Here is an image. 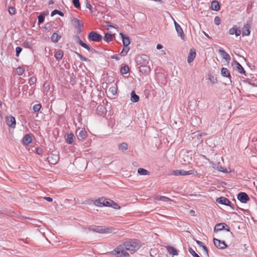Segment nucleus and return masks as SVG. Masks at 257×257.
I'll use <instances>...</instances> for the list:
<instances>
[{"label": "nucleus", "instance_id": "obj_1", "mask_svg": "<svg viewBox=\"0 0 257 257\" xmlns=\"http://www.w3.org/2000/svg\"><path fill=\"white\" fill-rule=\"evenodd\" d=\"M89 231H92L101 234H110L115 233V229L112 227H105L102 226L90 225L88 227Z\"/></svg>", "mask_w": 257, "mask_h": 257}, {"label": "nucleus", "instance_id": "obj_2", "mask_svg": "<svg viewBox=\"0 0 257 257\" xmlns=\"http://www.w3.org/2000/svg\"><path fill=\"white\" fill-rule=\"evenodd\" d=\"M126 250L130 251L131 253L138 250L141 247V244L137 239H131L122 243Z\"/></svg>", "mask_w": 257, "mask_h": 257}, {"label": "nucleus", "instance_id": "obj_3", "mask_svg": "<svg viewBox=\"0 0 257 257\" xmlns=\"http://www.w3.org/2000/svg\"><path fill=\"white\" fill-rule=\"evenodd\" d=\"M124 246L121 244L112 250L111 253L117 257H129V254L126 251Z\"/></svg>", "mask_w": 257, "mask_h": 257}, {"label": "nucleus", "instance_id": "obj_4", "mask_svg": "<svg viewBox=\"0 0 257 257\" xmlns=\"http://www.w3.org/2000/svg\"><path fill=\"white\" fill-rule=\"evenodd\" d=\"M88 39L90 41L99 42L102 40V36L95 31H91L88 34Z\"/></svg>", "mask_w": 257, "mask_h": 257}, {"label": "nucleus", "instance_id": "obj_5", "mask_svg": "<svg viewBox=\"0 0 257 257\" xmlns=\"http://www.w3.org/2000/svg\"><path fill=\"white\" fill-rule=\"evenodd\" d=\"M149 57L147 55L143 54L137 58L138 64L146 65L149 63Z\"/></svg>", "mask_w": 257, "mask_h": 257}, {"label": "nucleus", "instance_id": "obj_6", "mask_svg": "<svg viewBox=\"0 0 257 257\" xmlns=\"http://www.w3.org/2000/svg\"><path fill=\"white\" fill-rule=\"evenodd\" d=\"M72 24L77 30L78 33L80 34L81 32V28L83 27V24L79 20L76 18L73 19L72 20Z\"/></svg>", "mask_w": 257, "mask_h": 257}, {"label": "nucleus", "instance_id": "obj_7", "mask_svg": "<svg viewBox=\"0 0 257 257\" xmlns=\"http://www.w3.org/2000/svg\"><path fill=\"white\" fill-rule=\"evenodd\" d=\"M213 242L216 247L219 249H223L227 247V245L224 241H221L215 238H213Z\"/></svg>", "mask_w": 257, "mask_h": 257}, {"label": "nucleus", "instance_id": "obj_8", "mask_svg": "<svg viewBox=\"0 0 257 257\" xmlns=\"http://www.w3.org/2000/svg\"><path fill=\"white\" fill-rule=\"evenodd\" d=\"M75 39L76 43L79 44L84 48L86 49L88 51L91 52L92 51L93 49H91L88 45L81 40L80 37L78 36H75Z\"/></svg>", "mask_w": 257, "mask_h": 257}, {"label": "nucleus", "instance_id": "obj_9", "mask_svg": "<svg viewBox=\"0 0 257 257\" xmlns=\"http://www.w3.org/2000/svg\"><path fill=\"white\" fill-rule=\"evenodd\" d=\"M237 199L242 203H245L249 200V198L246 193L240 192L237 195Z\"/></svg>", "mask_w": 257, "mask_h": 257}, {"label": "nucleus", "instance_id": "obj_10", "mask_svg": "<svg viewBox=\"0 0 257 257\" xmlns=\"http://www.w3.org/2000/svg\"><path fill=\"white\" fill-rule=\"evenodd\" d=\"M6 123L12 128H14L16 127V119L13 116H10L7 117Z\"/></svg>", "mask_w": 257, "mask_h": 257}, {"label": "nucleus", "instance_id": "obj_11", "mask_svg": "<svg viewBox=\"0 0 257 257\" xmlns=\"http://www.w3.org/2000/svg\"><path fill=\"white\" fill-rule=\"evenodd\" d=\"M194 171L190 170L189 171H186L184 170H176L174 171V174L175 176H184L187 175H191L193 174Z\"/></svg>", "mask_w": 257, "mask_h": 257}, {"label": "nucleus", "instance_id": "obj_12", "mask_svg": "<svg viewBox=\"0 0 257 257\" xmlns=\"http://www.w3.org/2000/svg\"><path fill=\"white\" fill-rule=\"evenodd\" d=\"M219 53L221 55L222 58L225 60L227 62H229L231 59L230 55L225 51L222 48L219 49Z\"/></svg>", "mask_w": 257, "mask_h": 257}, {"label": "nucleus", "instance_id": "obj_13", "mask_svg": "<svg viewBox=\"0 0 257 257\" xmlns=\"http://www.w3.org/2000/svg\"><path fill=\"white\" fill-rule=\"evenodd\" d=\"M216 201L219 204L231 206V202L224 197H221L217 198Z\"/></svg>", "mask_w": 257, "mask_h": 257}, {"label": "nucleus", "instance_id": "obj_14", "mask_svg": "<svg viewBox=\"0 0 257 257\" xmlns=\"http://www.w3.org/2000/svg\"><path fill=\"white\" fill-rule=\"evenodd\" d=\"M77 137L81 139H85L87 137V132L83 130L78 129L76 132Z\"/></svg>", "mask_w": 257, "mask_h": 257}, {"label": "nucleus", "instance_id": "obj_15", "mask_svg": "<svg viewBox=\"0 0 257 257\" xmlns=\"http://www.w3.org/2000/svg\"><path fill=\"white\" fill-rule=\"evenodd\" d=\"M196 56V51L194 49H191L190 50L189 55L187 58V61L188 63L192 62Z\"/></svg>", "mask_w": 257, "mask_h": 257}, {"label": "nucleus", "instance_id": "obj_16", "mask_svg": "<svg viewBox=\"0 0 257 257\" xmlns=\"http://www.w3.org/2000/svg\"><path fill=\"white\" fill-rule=\"evenodd\" d=\"M119 35L121 36L122 40L123 45L124 46H128L131 43L130 38L122 33H119Z\"/></svg>", "mask_w": 257, "mask_h": 257}, {"label": "nucleus", "instance_id": "obj_17", "mask_svg": "<svg viewBox=\"0 0 257 257\" xmlns=\"http://www.w3.org/2000/svg\"><path fill=\"white\" fill-rule=\"evenodd\" d=\"M175 29L179 35V36H180L182 39H184V34L183 32V31L180 26L179 24H178L175 21L174 22Z\"/></svg>", "mask_w": 257, "mask_h": 257}, {"label": "nucleus", "instance_id": "obj_18", "mask_svg": "<svg viewBox=\"0 0 257 257\" xmlns=\"http://www.w3.org/2000/svg\"><path fill=\"white\" fill-rule=\"evenodd\" d=\"M225 226H227V225L225 223H218L215 226L214 228V231L215 232H217L219 231H221L224 229Z\"/></svg>", "mask_w": 257, "mask_h": 257}, {"label": "nucleus", "instance_id": "obj_19", "mask_svg": "<svg viewBox=\"0 0 257 257\" xmlns=\"http://www.w3.org/2000/svg\"><path fill=\"white\" fill-rule=\"evenodd\" d=\"M250 25H249L248 24L245 25L242 28V36H248L250 33Z\"/></svg>", "mask_w": 257, "mask_h": 257}, {"label": "nucleus", "instance_id": "obj_20", "mask_svg": "<svg viewBox=\"0 0 257 257\" xmlns=\"http://www.w3.org/2000/svg\"><path fill=\"white\" fill-rule=\"evenodd\" d=\"M32 141V138L31 136L29 135H26L23 139V143L25 146H28L29 145Z\"/></svg>", "mask_w": 257, "mask_h": 257}, {"label": "nucleus", "instance_id": "obj_21", "mask_svg": "<svg viewBox=\"0 0 257 257\" xmlns=\"http://www.w3.org/2000/svg\"><path fill=\"white\" fill-rule=\"evenodd\" d=\"M221 74L223 77L229 78L231 81V76L229 71L226 68L223 67L221 70Z\"/></svg>", "mask_w": 257, "mask_h": 257}, {"label": "nucleus", "instance_id": "obj_22", "mask_svg": "<svg viewBox=\"0 0 257 257\" xmlns=\"http://www.w3.org/2000/svg\"><path fill=\"white\" fill-rule=\"evenodd\" d=\"M213 168L217 170L218 171L223 172V173H228V171L227 169H224L221 166L218 164H213L212 166Z\"/></svg>", "mask_w": 257, "mask_h": 257}, {"label": "nucleus", "instance_id": "obj_23", "mask_svg": "<svg viewBox=\"0 0 257 257\" xmlns=\"http://www.w3.org/2000/svg\"><path fill=\"white\" fill-rule=\"evenodd\" d=\"M61 38V35L56 32L52 34L51 39L52 42L57 43L59 41Z\"/></svg>", "mask_w": 257, "mask_h": 257}, {"label": "nucleus", "instance_id": "obj_24", "mask_svg": "<svg viewBox=\"0 0 257 257\" xmlns=\"http://www.w3.org/2000/svg\"><path fill=\"white\" fill-rule=\"evenodd\" d=\"M211 9L215 11H218L220 9L219 3L216 1H213L211 4Z\"/></svg>", "mask_w": 257, "mask_h": 257}, {"label": "nucleus", "instance_id": "obj_25", "mask_svg": "<svg viewBox=\"0 0 257 257\" xmlns=\"http://www.w3.org/2000/svg\"><path fill=\"white\" fill-rule=\"evenodd\" d=\"M235 65L236 66V70L241 74L245 75V72L243 67L237 61H234Z\"/></svg>", "mask_w": 257, "mask_h": 257}, {"label": "nucleus", "instance_id": "obj_26", "mask_svg": "<svg viewBox=\"0 0 257 257\" xmlns=\"http://www.w3.org/2000/svg\"><path fill=\"white\" fill-rule=\"evenodd\" d=\"M140 71L144 74L148 73L150 72V67L146 65H141L140 67Z\"/></svg>", "mask_w": 257, "mask_h": 257}, {"label": "nucleus", "instance_id": "obj_27", "mask_svg": "<svg viewBox=\"0 0 257 257\" xmlns=\"http://www.w3.org/2000/svg\"><path fill=\"white\" fill-rule=\"evenodd\" d=\"M167 249L168 252H169L170 254H172L173 255H175L178 254L177 250L174 247L168 246L167 247Z\"/></svg>", "mask_w": 257, "mask_h": 257}, {"label": "nucleus", "instance_id": "obj_28", "mask_svg": "<svg viewBox=\"0 0 257 257\" xmlns=\"http://www.w3.org/2000/svg\"><path fill=\"white\" fill-rule=\"evenodd\" d=\"M58 157L57 155H52L50 157H48L49 162L53 164H56L58 161Z\"/></svg>", "mask_w": 257, "mask_h": 257}, {"label": "nucleus", "instance_id": "obj_29", "mask_svg": "<svg viewBox=\"0 0 257 257\" xmlns=\"http://www.w3.org/2000/svg\"><path fill=\"white\" fill-rule=\"evenodd\" d=\"M131 101L133 102H137L139 100V96L137 95L134 91H133L131 93Z\"/></svg>", "mask_w": 257, "mask_h": 257}, {"label": "nucleus", "instance_id": "obj_30", "mask_svg": "<svg viewBox=\"0 0 257 257\" xmlns=\"http://www.w3.org/2000/svg\"><path fill=\"white\" fill-rule=\"evenodd\" d=\"M74 136L73 134L70 133L67 135L66 136V142L69 144H72L73 142V139H74Z\"/></svg>", "mask_w": 257, "mask_h": 257}, {"label": "nucleus", "instance_id": "obj_31", "mask_svg": "<svg viewBox=\"0 0 257 257\" xmlns=\"http://www.w3.org/2000/svg\"><path fill=\"white\" fill-rule=\"evenodd\" d=\"M138 173L141 175H149L150 174V172L148 170L141 168L138 169Z\"/></svg>", "mask_w": 257, "mask_h": 257}, {"label": "nucleus", "instance_id": "obj_32", "mask_svg": "<svg viewBox=\"0 0 257 257\" xmlns=\"http://www.w3.org/2000/svg\"><path fill=\"white\" fill-rule=\"evenodd\" d=\"M63 56V52L62 50H58L55 54V57L57 60H60Z\"/></svg>", "mask_w": 257, "mask_h": 257}, {"label": "nucleus", "instance_id": "obj_33", "mask_svg": "<svg viewBox=\"0 0 257 257\" xmlns=\"http://www.w3.org/2000/svg\"><path fill=\"white\" fill-rule=\"evenodd\" d=\"M128 149V145L125 143H122L120 144L118 146V149L120 151H121L122 152H124L126 150H127Z\"/></svg>", "mask_w": 257, "mask_h": 257}, {"label": "nucleus", "instance_id": "obj_34", "mask_svg": "<svg viewBox=\"0 0 257 257\" xmlns=\"http://www.w3.org/2000/svg\"><path fill=\"white\" fill-rule=\"evenodd\" d=\"M113 35L110 33H106L104 37V40L107 42H110L112 40Z\"/></svg>", "mask_w": 257, "mask_h": 257}, {"label": "nucleus", "instance_id": "obj_35", "mask_svg": "<svg viewBox=\"0 0 257 257\" xmlns=\"http://www.w3.org/2000/svg\"><path fill=\"white\" fill-rule=\"evenodd\" d=\"M129 50L130 48L128 46H124L123 48L122 49V51L120 53V55L121 56H124L126 55Z\"/></svg>", "mask_w": 257, "mask_h": 257}, {"label": "nucleus", "instance_id": "obj_36", "mask_svg": "<svg viewBox=\"0 0 257 257\" xmlns=\"http://www.w3.org/2000/svg\"><path fill=\"white\" fill-rule=\"evenodd\" d=\"M46 15V14H45L44 13H42L38 16V25H40L43 23Z\"/></svg>", "mask_w": 257, "mask_h": 257}, {"label": "nucleus", "instance_id": "obj_37", "mask_svg": "<svg viewBox=\"0 0 257 257\" xmlns=\"http://www.w3.org/2000/svg\"><path fill=\"white\" fill-rule=\"evenodd\" d=\"M130 70L129 67L127 65H124L121 67L120 69V72L122 74H125L128 72Z\"/></svg>", "mask_w": 257, "mask_h": 257}, {"label": "nucleus", "instance_id": "obj_38", "mask_svg": "<svg viewBox=\"0 0 257 257\" xmlns=\"http://www.w3.org/2000/svg\"><path fill=\"white\" fill-rule=\"evenodd\" d=\"M105 201V198L103 197L99 198L98 199L96 200L95 201V204L97 206H101L102 205L103 201Z\"/></svg>", "mask_w": 257, "mask_h": 257}, {"label": "nucleus", "instance_id": "obj_39", "mask_svg": "<svg viewBox=\"0 0 257 257\" xmlns=\"http://www.w3.org/2000/svg\"><path fill=\"white\" fill-rule=\"evenodd\" d=\"M112 203H113V201L105 198V201L104 202L103 201L102 205L105 206H108V207H110L111 204H112Z\"/></svg>", "mask_w": 257, "mask_h": 257}, {"label": "nucleus", "instance_id": "obj_40", "mask_svg": "<svg viewBox=\"0 0 257 257\" xmlns=\"http://www.w3.org/2000/svg\"><path fill=\"white\" fill-rule=\"evenodd\" d=\"M156 200H162L165 202L171 201L172 200L168 197L165 196H159L156 198Z\"/></svg>", "mask_w": 257, "mask_h": 257}, {"label": "nucleus", "instance_id": "obj_41", "mask_svg": "<svg viewBox=\"0 0 257 257\" xmlns=\"http://www.w3.org/2000/svg\"><path fill=\"white\" fill-rule=\"evenodd\" d=\"M56 14H58L60 16H64V14L60 11H59L58 10H55L51 13V16L53 17Z\"/></svg>", "mask_w": 257, "mask_h": 257}, {"label": "nucleus", "instance_id": "obj_42", "mask_svg": "<svg viewBox=\"0 0 257 257\" xmlns=\"http://www.w3.org/2000/svg\"><path fill=\"white\" fill-rule=\"evenodd\" d=\"M24 71H25L24 69L23 68H22V67H18L16 69V73L19 75H23V74L24 73Z\"/></svg>", "mask_w": 257, "mask_h": 257}, {"label": "nucleus", "instance_id": "obj_43", "mask_svg": "<svg viewBox=\"0 0 257 257\" xmlns=\"http://www.w3.org/2000/svg\"><path fill=\"white\" fill-rule=\"evenodd\" d=\"M41 108V105L40 104H36L33 106V110L34 112H38Z\"/></svg>", "mask_w": 257, "mask_h": 257}, {"label": "nucleus", "instance_id": "obj_44", "mask_svg": "<svg viewBox=\"0 0 257 257\" xmlns=\"http://www.w3.org/2000/svg\"><path fill=\"white\" fill-rule=\"evenodd\" d=\"M189 252L192 255L193 257H198L199 255L197 254L195 251L191 248L189 247L188 249Z\"/></svg>", "mask_w": 257, "mask_h": 257}, {"label": "nucleus", "instance_id": "obj_45", "mask_svg": "<svg viewBox=\"0 0 257 257\" xmlns=\"http://www.w3.org/2000/svg\"><path fill=\"white\" fill-rule=\"evenodd\" d=\"M72 2H73V4L75 8H76L77 9L80 8V4L79 3V0H73Z\"/></svg>", "mask_w": 257, "mask_h": 257}, {"label": "nucleus", "instance_id": "obj_46", "mask_svg": "<svg viewBox=\"0 0 257 257\" xmlns=\"http://www.w3.org/2000/svg\"><path fill=\"white\" fill-rule=\"evenodd\" d=\"M221 19L218 16H216L214 18V23L216 25H219L220 24Z\"/></svg>", "mask_w": 257, "mask_h": 257}, {"label": "nucleus", "instance_id": "obj_47", "mask_svg": "<svg viewBox=\"0 0 257 257\" xmlns=\"http://www.w3.org/2000/svg\"><path fill=\"white\" fill-rule=\"evenodd\" d=\"M110 207H111L114 209H118L120 208V207L119 206V205L117 203H116L113 201V203H112V204H111Z\"/></svg>", "mask_w": 257, "mask_h": 257}, {"label": "nucleus", "instance_id": "obj_48", "mask_svg": "<svg viewBox=\"0 0 257 257\" xmlns=\"http://www.w3.org/2000/svg\"><path fill=\"white\" fill-rule=\"evenodd\" d=\"M76 54L77 55V56L79 57V58H80V59L82 61H87V59L84 57H83L82 55H81L80 54L77 53V52H76Z\"/></svg>", "mask_w": 257, "mask_h": 257}, {"label": "nucleus", "instance_id": "obj_49", "mask_svg": "<svg viewBox=\"0 0 257 257\" xmlns=\"http://www.w3.org/2000/svg\"><path fill=\"white\" fill-rule=\"evenodd\" d=\"M9 12L11 15H14L15 14L16 9L14 7H10L9 8Z\"/></svg>", "mask_w": 257, "mask_h": 257}, {"label": "nucleus", "instance_id": "obj_50", "mask_svg": "<svg viewBox=\"0 0 257 257\" xmlns=\"http://www.w3.org/2000/svg\"><path fill=\"white\" fill-rule=\"evenodd\" d=\"M22 45L24 47L27 48H30L31 47V44L29 42H25Z\"/></svg>", "mask_w": 257, "mask_h": 257}, {"label": "nucleus", "instance_id": "obj_51", "mask_svg": "<svg viewBox=\"0 0 257 257\" xmlns=\"http://www.w3.org/2000/svg\"><path fill=\"white\" fill-rule=\"evenodd\" d=\"M22 50V48L20 47H17L16 49V56L18 57L19 56L20 53L21 52Z\"/></svg>", "mask_w": 257, "mask_h": 257}, {"label": "nucleus", "instance_id": "obj_52", "mask_svg": "<svg viewBox=\"0 0 257 257\" xmlns=\"http://www.w3.org/2000/svg\"><path fill=\"white\" fill-rule=\"evenodd\" d=\"M236 27H233L229 30V34L230 35L235 34Z\"/></svg>", "mask_w": 257, "mask_h": 257}, {"label": "nucleus", "instance_id": "obj_53", "mask_svg": "<svg viewBox=\"0 0 257 257\" xmlns=\"http://www.w3.org/2000/svg\"><path fill=\"white\" fill-rule=\"evenodd\" d=\"M235 35L236 36H239L241 34L240 30L236 27Z\"/></svg>", "mask_w": 257, "mask_h": 257}, {"label": "nucleus", "instance_id": "obj_54", "mask_svg": "<svg viewBox=\"0 0 257 257\" xmlns=\"http://www.w3.org/2000/svg\"><path fill=\"white\" fill-rule=\"evenodd\" d=\"M202 247L203 248V249L204 250V251L205 252V253L208 256L209 254H208V249H207V247L205 245H203Z\"/></svg>", "mask_w": 257, "mask_h": 257}, {"label": "nucleus", "instance_id": "obj_55", "mask_svg": "<svg viewBox=\"0 0 257 257\" xmlns=\"http://www.w3.org/2000/svg\"><path fill=\"white\" fill-rule=\"evenodd\" d=\"M109 91L113 93V94H115L116 93V89L114 87H112L109 88Z\"/></svg>", "mask_w": 257, "mask_h": 257}, {"label": "nucleus", "instance_id": "obj_56", "mask_svg": "<svg viewBox=\"0 0 257 257\" xmlns=\"http://www.w3.org/2000/svg\"><path fill=\"white\" fill-rule=\"evenodd\" d=\"M44 199L48 202H52L53 201L52 198L50 197H44Z\"/></svg>", "mask_w": 257, "mask_h": 257}, {"label": "nucleus", "instance_id": "obj_57", "mask_svg": "<svg viewBox=\"0 0 257 257\" xmlns=\"http://www.w3.org/2000/svg\"><path fill=\"white\" fill-rule=\"evenodd\" d=\"M86 6L87 8L92 11V6L89 3H86Z\"/></svg>", "mask_w": 257, "mask_h": 257}, {"label": "nucleus", "instance_id": "obj_58", "mask_svg": "<svg viewBox=\"0 0 257 257\" xmlns=\"http://www.w3.org/2000/svg\"><path fill=\"white\" fill-rule=\"evenodd\" d=\"M196 243L200 246H202L204 244L201 241L197 240Z\"/></svg>", "mask_w": 257, "mask_h": 257}, {"label": "nucleus", "instance_id": "obj_59", "mask_svg": "<svg viewBox=\"0 0 257 257\" xmlns=\"http://www.w3.org/2000/svg\"><path fill=\"white\" fill-rule=\"evenodd\" d=\"M37 153L39 155H42V150L41 149H37Z\"/></svg>", "mask_w": 257, "mask_h": 257}, {"label": "nucleus", "instance_id": "obj_60", "mask_svg": "<svg viewBox=\"0 0 257 257\" xmlns=\"http://www.w3.org/2000/svg\"><path fill=\"white\" fill-rule=\"evenodd\" d=\"M162 47H163V46H162V45H161V44H158V45H157V49H162Z\"/></svg>", "mask_w": 257, "mask_h": 257}, {"label": "nucleus", "instance_id": "obj_61", "mask_svg": "<svg viewBox=\"0 0 257 257\" xmlns=\"http://www.w3.org/2000/svg\"><path fill=\"white\" fill-rule=\"evenodd\" d=\"M224 229H225L227 231H230L229 227L228 225H227V226H225V228H224Z\"/></svg>", "mask_w": 257, "mask_h": 257}, {"label": "nucleus", "instance_id": "obj_62", "mask_svg": "<svg viewBox=\"0 0 257 257\" xmlns=\"http://www.w3.org/2000/svg\"><path fill=\"white\" fill-rule=\"evenodd\" d=\"M54 4V2L53 0H50L49 2V5H51V4Z\"/></svg>", "mask_w": 257, "mask_h": 257}, {"label": "nucleus", "instance_id": "obj_63", "mask_svg": "<svg viewBox=\"0 0 257 257\" xmlns=\"http://www.w3.org/2000/svg\"><path fill=\"white\" fill-rule=\"evenodd\" d=\"M203 33H204V34L205 35L206 37H207L208 38H210L209 36L207 33H206L204 32Z\"/></svg>", "mask_w": 257, "mask_h": 257}, {"label": "nucleus", "instance_id": "obj_64", "mask_svg": "<svg viewBox=\"0 0 257 257\" xmlns=\"http://www.w3.org/2000/svg\"><path fill=\"white\" fill-rule=\"evenodd\" d=\"M31 81L32 82L34 83L33 79L32 78H31L30 80V82Z\"/></svg>", "mask_w": 257, "mask_h": 257}]
</instances>
